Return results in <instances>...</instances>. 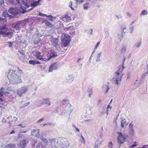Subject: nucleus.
Wrapping results in <instances>:
<instances>
[{
    "label": "nucleus",
    "mask_w": 148,
    "mask_h": 148,
    "mask_svg": "<svg viewBox=\"0 0 148 148\" xmlns=\"http://www.w3.org/2000/svg\"><path fill=\"white\" fill-rule=\"evenodd\" d=\"M17 69V70H10L8 72L7 77L10 83L12 84L17 85L22 82L20 74L23 73V72L19 68Z\"/></svg>",
    "instance_id": "f257e3e1"
},
{
    "label": "nucleus",
    "mask_w": 148,
    "mask_h": 148,
    "mask_svg": "<svg viewBox=\"0 0 148 148\" xmlns=\"http://www.w3.org/2000/svg\"><path fill=\"white\" fill-rule=\"evenodd\" d=\"M61 38V45L65 47L67 46L71 41L70 36L68 34H64L62 35Z\"/></svg>",
    "instance_id": "f03ea898"
},
{
    "label": "nucleus",
    "mask_w": 148,
    "mask_h": 148,
    "mask_svg": "<svg viewBox=\"0 0 148 148\" xmlns=\"http://www.w3.org/2000/svg\"><path fill=\"white\" fill-rule=\"evenodd\" d=\"M28 90V87L26 86H23L17 90L16 94L21 97L23 95L25 94Z\"/></svg>",
    "instance_id": "7ed1b4c3"
},
{
    "label": "nucleus",
    "mask_w": 148,
    "mask_h": 148,
    "mask_svg": "<svg viewBox=\"0 0 148 148\" xmlns=\"http://www.w3.org/2000/svg\"><path fill=\"white\" fill-rule=\"evenodd\" d=\"M118 134H119L117 137L118 143L120 144H123L125 141L127 136L126 134H123L120 132H118Z\"/></svg>",
    "instance_id": "20e7f679"
},
{
    "label": "nucleus",
    "mask_w": 148,
    "mask_h": 148,
    "mask_svg": "<svg viewBox=\"0 0 148 148\" xmlns=\"http://www.w3.org/2000/svg\"><path fill=\"white\" fill-rule=\"evenodd\" d=\"M33 53L34 56L35 57V58L37 60H40L46 61L43 58V53L41 52L36 51L33 52Z\"/></svg>",
    "instance_id": "39448f33"
},
{
    "label": "nucleus",
    "mask_w": 148,
    "mask_h": 148,
    "mask_svg": "<svg viewBox=\"0 0 148 148\" xmlns=\"http://www.w3.org/2000/svg\"><path fill=\"white\" fill-rule=\"evenodd\" d=\"M51 41L52 45L55 47L56 48H59V45L58 44V38H54V37L51 36L50 38Z\"/></svg>",
    "instance_id": "423d86ee"
},
{
    "label": "nucleus",
    "mask_w": 148,
    "mask_h": 148,
    "mask_svg": "<svg viewBox=\"0 0 148 148\" xmlns=\"http://www.w3.org/2000/svg\"><path fill=\"white\" fill-rule=\"evenodd\" d=\"M61 147L62 148H68L69 147L70 143L66 138H64L62 139Z\"/></svg>",
    "instance_id": "0eeeda50"
},
{
    "label": "nucleus",
    "mask_w": 148,
    "mask_h": 148,
    "mask_svg": "<svg viewBox=\"0 0 148 148\" xmlns=\"http://www.w3.org/2000/svg\"><path fill=\"white\" fill-rule=\"evenodd\" d=\"M8 11L10 13L14 16L18 15L20 12L19 10L12 8H9Z\"/></svg>",
    "instance_id": "6e6552de"
},
{
    "label": "nucleus",
    "mask_w": 148,
    "mask_h": 148,
    "mask_svg": "<svg viewBox=\"0 0 148 148\" xmlns=\"http://www.w3.org/2000/svg\"><path fill=\"white\" fill-rule=\"evenodd\" d=\"M58 66V63H54L52 64L49 67L48 72H51L54 70H57Z\"/></svg>",
    "instance_id": "1a4fd4ad"
},
{
    "label": "nucleus",
    "mask_w": 148,
    "mask_h": 148,
    "mask_svg": "<svg viewBox=\"0 0 148 148\" xmlns=\"http://www.w3.org/2000/svg\"><path fill=\"white\" fill-rule=\"evenodd\" d=\"M39 101H42V102L40 103V105L39 106L45 104H47L49 106L51 105V101H50L49 99L42 98V99H40L39 100Z\"/></svg>",
    "instance_id": "9d476101"
},
{
    "label": "nucleus",
    "mask_w": 148,
    "mask_h": 148,
    "mask_svg": "<svg viewBox=\"0 0 148 148\" xmlns=\"http://www.w3.org/2000/svg\"><path fill=\"white\" fill-rule=\"evenodd\" d=\"M60 18L64 22H69L71 20L70 17L67 14L61 16Z\"/></svg>",
    "instance_id": "9b49d317"
},
{
    "label": "nucleus",
    "mask_w": 148,
    "mask_h": 148,
    "mask_svg": "<svg viewBox=\"0 0 148 148\" xmlns=\"http://www.w3.org/2000/svg\"><path fill=\"white\" fill-rule=\"evenodd\" d=\"M133 126L134 125L132 123H130L129 125V132L131 136H133L134 134V130L133 127Z\"/></svg>",
    "instance_id": "f8f14e48"
},
{
    "label": "nucleus",
    "mask_w": 148,
    "mask_h": 148,
    "mask_svg": "<svg viewBox=\"0 0 148 148\" xmlns=\"http://www.w3.org/2000/svg\"><path fill=\"white\" fill-rule=\"evenodd\" d=\"M41 5L40 3H39V1H35L31 2L30 3V5L31 7L34 8L38 5Z\"/></svg>",
    "instance_id": "ddd939ff"
},
{
    "label": "nucleus",
    "mask_w": 148,
    "mask_h": 148,
    "mask_svg": "<svg viewBox=\"0 0 148 148\" xmlns=\"http://www.w3.org/2000/svg\"><path fill=\"white\" fill-rule=\"evenodd\" d=\"M124 68V66H123V68H120L115 73V74L116 76V77H119L122 74V72Z\"/></svg>",
    "instance_id": "4468645a"
},
{
    "label": "nucleus",
    "mask_w": 148,
    "mask_h": 148,
    "mask_svg": "<svg viewBox=\"0 0 148 148\" xmlns=\"http://www.w3.org/2000/svg\"><path fill=\"white\" fill-rule=\"evenodd\" d=\"M57 56V53H56L54 50H51L50 57L48 58L47 61L50 60L52 57H55Z\"/></svg>",
    "instance_id": "2eb2a0df"
},
{
    "label": "nucleus",
    "mask_w": 148,
    "mask_h": 148,
    "mask_svg": "<svg viewBox=\"0 0 148 148\" xmlns=\"http://www.w3.org/2000/svg\"><path fill=\"white\" fill-rule=\"evenodd\" d=\"M27 141L25 140H23L21 141L19 145V147L21 148H24L25 147L26 144L27 143Z\"/></svg>",
    "instance_id": "dca6fc26"
},
{
    "label": "nucleus",
    "mask_w": 148,
    "mask_h": 148,
    "mask_svg": "<svg viewBox=\"0 0 148 148\" xmlns=\"http://www.w3.org/2000/svg\"><path fill=\"white\" fill-rule=\"evenodd\" d=\"M29 62L30 64H32L33 65L40 64V62L39 61L34 60H30L29 61Z\"/></svg>",
    "instance_id": "f3484780"
},
{
    "label": "nucleus",
    "mask_w": 148,
    "mask_h": 148,
    "mask_svg": "<svg viewBox=\"0 0 148 148\" xmlns=\"http://www.w3.org/2000/svg\"><path fill=\"white\" fill-rule=\"evenodd\" d=\"M123 74H121L119 77H116L115 82L117 85L119 84V82L121 81V78Z\"/></svg>",
    "instance_id": "a211bd4d"
},
{
    "label": "nucleus",
    "mask_w": 148,
    "mask_h": 148,
    "mask_svg": "<svg viewBox=\"0 0 148 148\" xmlns=\"http://www.w3.org/2000/svg\"><path fill=\"white\" fill-rule=\"evenodd\" d=\"M90 4L88 2L84 4L83 5L84 9L85 10H87L90 7Z\"/></svg>",
    "instance_id": "6ab92c4d"
},
{
    "label": "nucleus",
    "mask_w": 148,
    "mask_h": 148,
    "mask_svg": "<svg viewBox=\"0 0 148 148\" xmlns=\"http://www.w3.org/2000/svg\"><path fill=\"white\" fill-rule=\"evenodd\" d=\"M102 88L105 90V93H107L109 89V88L108 86L106 85L105 84L103 85L102 86Z\"/></svg>",
    "instance_id": "aec40b11"
},
{
    "label": "nucleus",
    "mask_w": 148,
    "mask_h": 148,
    "mask_svg": "<svg viewBox=\"0 0 148 148\" xmlns=\"http://www.w3.org/2000/svg\"><path fill=\"white\" fill-rule=\"evenodd\" d=\"M124 124H127L126 123L125 119L122 118L121 119V125L122 128L124 127Z\"/></svg>",
    "instance_id": "412c9836"
},
{
    "label": "nucleus",
    "mask_w": 148,
    "mask_h": 148,
    "mask_svg": "<svg viewBox=\"0 0 148 148\" xmlns=\"http://www.w3.org/2000/svg\"><path fill=\"white\" fill-rule=\"evenodd\" d=\"M42 23H45V25L47 26L48 27H52V24L47 21H43Z\"/></svg>",
    "instance_id": "4be33fe9"
},
{
    "label": "nucleus",
    "mask_w": 148,
    "mask_h": 148,
    "mask_svg": "<svg viewBox=\"0 0 148 148\" xmlns=\"http://www.w3.org/2000/svg\"><path fill=\"white\" fill-rule=\"evenodd\" d=\"M73 80L74 78L72 75H69L67 79V81L68 82L71 83L73 81Z\"/></svg>",
    "instance_id": "5701e85b"
},
{
    "label": "nucleus",
    "mask_w": 148,
    "mask_h": 148,
    "mask_svg": "<svg viewBox=\"0 0 148 148\" xmlns=\"http://www.w3.org/2000/svg\"><path fill=\"white\" fill-rule=\"evenodd\" d=\"M15 145L9 144L3 147V148H15Z\"/></svg>",
    "instance_id": "b1692460"
},
{
    "label": "nucleus",
    "mask_w": 148,
    "mask_h": 148,
    "mask_svg": "<svg viewBox=\"0 0 148 148\" xmlns=\"http://www.w3.org/2000/svg\"><path fill=\"white\" fill-rule=\"evenodd\" d=\"M88 92V96L90 98L91 95L92 94V89L91 88H89V89L87 90Z\"/></svg>",
    "instance_id": "393cba45"
},
{
    "label": "nucleus",
    "mask_w": 148,
    "mask_h": 148,
    "mask_svg": "<svg viewBox=\"0 0 148 148\" xmlns=\"http://www.w3.org/2000/svg\"><path fill=\"white\" fill-rule=\"evenodd\" d=\"M141 44V42L140 41L138 42H136L135 44L134 47L135 48H138L140 46Z\"/></svg>",
    "instance_id": "a878e982"
},
{
    "label": "nucleus",
    "mask_w": 148,
    "mask_h": 148,
    "mask_svg": "<svg viewBox=\"0 0 148 148\" xmlns=\"http://www.w3.org/2000/svg\"><path fill=\"white\" fill-rule=\"evenodd\" d=\"M4 88L2 87L0 89V97H2L3 95H4Z\"/></svg>",
    "instance_id": "bb28decb"
},
{
    "label": "nucleus",
    "mask_w": 148,
    "mask_h": 148,
    "mask_svg": "<svg viewBox=\"0 0 148 148\" xmlns=\"http://www.w3.org/2000/svg\"><path fill=\"white\" fill-rule=\"evenodd\" d=\"M148 14V12L147 11L145 10H143L141 12L140 15L143 16H145L147 15Z\"/></svg>",
    "instance_id": "cd10ccee"
},
{
    "label": "nucleus",
    "mask_w": 148,
    "mask_h": 148,
    "mask_svg": "<svg viewBox=\"0 0 148 148\" xmlns=\"http://www.w3.org/2000/svg\"><path fill=\"white\" fill-rule=\"evenodd\" d=\"M18 53H20V55L23 56H25V51L23 50H20L18 51Z\"/></svg>",
    "instance_id": "c85d7f7f"
},
{
    "label": "nucleus",
    "mask_w": 148,
    "mask_h": 148,
    "mask_svg": "<svg viewBox=\"0 0 148 148\" xmlns=\"http://www.w3.org/2000/svg\"><path fill=\"white\" fill-rule=\"evenodd\" d=\"M21 8L22 10V13L23 14H24L25 13L27 12V10H26V8L23 6H21Z\"/></svg>",
    "instance_id": "c756f323"
},
{
    "label": "nucleus",
    "mask_w": 148,
    "mask_h": 148,
    "mask_svg": "<svg viewBox=\"0 0 148 148\" xmlns=\"http://www.w3.org/2000/svg\"><path fill=\"white\" fill-rule=\"evenodd\" d=\"M2 14L3 16L5 18L8 17L9 15L7 11L3 12Z\"/></svg>",
    "instance_id": "7c9ffc66"
},
{
    "label": "nucleus",
    "mask_w": 148,
    "mask_h": 148,
    "mask_svg": "<svg viewBox=\"0 0 148 148\" xmlns=\"http://www.w3.org/2000/svg\"><path fill=\"white\" fill-rule=\"evenodd\" d=\"M101 53L100 52L97 55V59L96 60V61L97 62H98L100 61V57L101 56Z\"/></svg>",
    "instance_id": "2f4dec72"
},
{
    "label": "nucleus",
    "mask_w": 148,
    "mask_h": 148,
    "mask_svg": "<svg viewBox=\"0 0 148 148\" xmlns=\"http://www.w3.org/2000/svg\"><path fill=\"white\" fill-rule=\"evenodd\" d=\"M30 102H27V103H25L23 105H22L21 106V108H24L25 107H26L27 106L29 103Z\"/></svg>",
    "instance_id": "473e14b6"
},
{
    "label": "nucleus",
    "mask_w": 148,
    "mask_h": 148,
    "mask_svg": "<svg viewBox=\"0 0 148 148\" xmlns=\"http://www.w3.org/2000/svg\"><path fill=\"white\" fill-rule=\"evenodd\" d=\"M117 37L118 38L120 41H121L122 40V39L123 37L120 34V33H119L118 34Z\"/></svg>",
    "instance_id": "72a5a7b5"
},
{
    "label": "nucleus",
    "mask_w": 148,
    "mask_h": 148,
    "mask_svg": "<svg viewBox=\"0 0 148 148\" xmlns=\"http://www.w3.org/2000/svg\"><path fill=\"white\" fill-rule=\"evenodd\" d=\"M134 28V27L133 26L130 25L129 29L130 31V33L131 34H132L133 32Z\"/></svg>",
    "instance_id": "f704fd0d"
},
{
    "label": "nucleus",
    "mask_w": 148,
    "mask_h": 148,
    "mask_svg": "<svg viewBox=\"0 0 148 148\" xmlns=\"http://www.w3.org/2000/svg\"><path fill=\"white\" fill-rule=\"evenodd\" d=\"M19 27L20 25L18 23L16 24L14 27V28H15L17 30H19Z\"/></svg>",
    "instance_id": "c9c22d12"
},
{
    "label": "nucleus",
    "mask_w": 148,
    "mask_h": 148,
    "mask_svg": "<svg viewBox=\"0 0 148 148\" xmlns=\"http://www.w3.org/2000/svg\"><path fill=\"white\" fill-rule=\"evenodd\" d=\"M16 54L18 56V58L21 60H23V59L24 58V57L25 56H23L22 55H20V54L18 53H16Z\"/></svg>",
    "instance_id": "e433bc0d"
},
{
    "label": "nucleus",
    "mask_w": 148,
    "mask_h": 148,
    "mask_svg": "<svg viewBox=\"0 0 148 148\" xmlns=\"http://www.w3.org/2000/svg\"><path fill=\"white\" fill-rule=\"evenodd\" d=\"M105 34H106L105 38H108L109 36V33L108 31L106 30L105 31Z\"/></svg>",
    "instance_id": "4c0bfd02"
},
{
    "label": "nucleus",
    "mask_w": 148,
    "mask_h": 148,
    "mask_svg": "<svg viewBox=\"0 0 148 148\" xmlns=\"http://www.w3.org/2000/svg\"><path fill=\"white\" fill-rule=\"evenodd\" d=\"M138 143H137L136 141H135L134 144L131 146V148H133L138 145Z\"/></svg>",
    "instance_id": "58836bf2"
},
{
    "label": "nucleus",
    "mask_w": 148,
    "mask_h": 148,
    "mask_svg": "<svg viewBox=\"0 0 148 148\" xmlns=\"http://www.w3.org/2000/svg\"><path fill=\"white\" fill-rule=\"evenodd\" d=\"M148 71H147V72L145 73H143L141 76L142 79H144L145 76L147 75L148 74Z\"/></svg>",
    "instance_id": "ea45409f"
},
{
    "label": "nucleus",
    "mask_w": 148,
    "mask_h": 148,
    "mask_svg": "<svg viewBox=\"0 0 148 148\" xmlns=\"http://www.w3.org/2000/svg\"><path fill=\"white\" fill-rule=\"evenodd\" d=\"M39 131H40L39 129H38L36 131V132H37V134H35V136L36 137H37L38 138H39L40 136V134L39 132Z\"/></svg>",
    "instance_id": "a19ab883"
},
{
    "label": "nucleus",
    "mask_w": 148,
    "mask_h": 148,
    "mask_svg": "<svg viewBox=\"0 0 148 148\" xmlns=\"http://www.w3.org/2000/svg\"><path fill=\"white\" fill-rule=\"evenodd\" d=\"M38 15L39 16H47V14H43L42 13H41L40 12H39Z\"/></svg>",
    "instance_id": "79ce46f5"
},
{
    "label": "nucleus",
    "mask_w": 148,
    "mask_h": 148,
    "mask_svg": "<svg viewBox=\"0 0 148 148\" xmlns=\"http://www.w3.org/2000/svg\"><path fill=\"white\" fill-rule=\"evenodd\" d=\"M49 140L50 141L51 143H54L56 141V139L50 138L49 139Z\"/></svg>",
    "instance_id": "37998d69"
},
{
    "label": "nucleus",
    "mask_w": 148,
    "mask_h": 148,
    "mask_svg": "<svg viewBox=\"0 0 148 148\" xmlns=\"http://www.w3.org/2000/svg\"><path fill=\"white\" fill-rule=\"evenodd\" d=\"M125 32L124 31V30L122 31V32L121 33H120V34L123 37L125 36Z\"/></svg>",
    "instance_id": "c03bdc74"
},
{
    "label": "nucleus",
    "mask_w": 148,
    "mask_h": 148,
    "mask_svg": "<svg viewBox=\"0 0 148 148\" xmlns=\"http://www.w3.org/2000/svg\"><path fill=\"white\" fill-rule=\"evenodd\" d=\"M41 140L42 141L45 142V143H47L48 142V141L45 138H41Z\"/></svg>",
    "instance_id": "a18cd8bd"
},
{
    "label": "nucleus",
    "mask_w": 148,
    "mask_h": 148,
    "mask_svg": "<svg viewBox=\"0 0 148 148\" xmlns=\"http://www.w3.org/2000/svg\"><path fill=\"white\" fill-rule=\"evenodd\" d=\"M116 16L118 19H121L123 17L122 16L121 14H119V16L116 15Z\"/></svg>",
    "instance_id": "49530a36"
},
{
    "label": "nucleus",
    "mask_w": 148,
    "mask_h": 148,
    "mask_svg": "<svg viewBox=\"0 0 148 148\" xmlns=\"http://www.w3.org/2000/svg\"><path fill=\"white\" fill-rule=\"evenodd\" d=\"M126 48L125 47H123L121 49V52H125L126 51Z\"/></svg>",
    "instance_id": "de8ad7c7"
},
{
    "label": "nucleus",
    "mask_w": 148,
    "mask_h": 148,
    "mask_svg": "<svg viewBox=\"0 0 148 148\" xmlns=\"http://www.w3.org/2000/svg\"><path fill=\"white\" fill-rule=\"evenodd\" d=\"M131 76V73H127V79H128L129 78H130Z\"/></svg>",
    "instance_id": "09e8293b"
},
{
    "label": "nucleus",
    "mask_w": 148,
    "mask_h": 148,
    "mask_svg": "<svg viewBox=\"0 0 148 148\" xmlns=\"http://www.w3.org/2000/svg\"><path fill=\"white\" fill-rule=\"evenodd\" d=\"M100 42H98L97 44H96V46H95V50H96L97 48L99 46V44H100Z\"/></svg>",
    "instance_id": "8fccbe9b"
},
{
    "label": "nucleus",
    "mask_w": 148,
    "mask_h": 148,
    "mask_svg": "<svg viewBox=\"0 0 148 148\" xmlns=\"http://www.w3.org/2000/svg\"><path fill=\"white\" fill-rule=\"evenodd\" d=\"M113 145L112 142H109V143L108 146L110 147L111 148H113L112 147V145Z\"/></svg>",
    "instance_id": "3c124183"
},
{
    "label": "nucleus",
    "mask_w": 148,
    "mask_h": 148,
    "mask_svg": "<svg viewBox=\"0 0 148 148\" xmlns=\"http://www.w3.org/2000/svg\"><path fill=\"white\" fill-rule=\"evenodd\" d=\"M8 43L9 44V47H12L13 45V43L10 42H8Z\"/></svg>",
    "instance_id": "603ef678"
},
{
    "label": "nucleus",
    "mask_w": 148,
    "mask_h": 148,
    "mask_svg": "<svg viewBox=\"0 0 148 148\" xmlns=\"http://www.w3.org/2000/svg\"><path fill=\"white\" fill-rule=\"evenodd\" d=\"M56 18L55 17H53L49 18V20L51 21H54Z\"/></svg>",
    "instance_id": "864d4df0"
},
{
    "label": "nucleus",
    "mask_w": 148,
    "mask_h": 148,
    "mask_svg": "<svg viewBox=\"0 0 148 148\" xmlns=\"http://www.w3.org/2000/svg\"><path fill=\"white\" fill-rule=\"evenodd\" d=\"M120 28L121 31L124 30L126 29V27L123 25L121 26Z\"/></svg>",
    "instance_id": "5fc2aeb1"
},
{
    "label": "nucleus",
    "mask_w": 148,
    "mask_h": 148,
    "mask_svg": "<svg viewBox=\"0 0 148 148\" xmlns=\"http://www.w3.org/2000/svg\"><path fill=\"white\" fill-rule=\"evenodd\" d=\"M4 95H7L9 93V92L8 91H6V89H4Z\"/></svg>",
    "instance_id": "6e6d98bb"
},
{
    "label": "nucleus",
    "mask_w": 148,
    "mask_h": 148,
    "mask_svg": "<svg viewBox=\"0 0 148 148\" xmlns=\"http://www.w3.org/2000/svg\"><path fill=\"white\" fill-rule=\"evenodd\" d=\"M37 130H32V131L31 134L32 135H33V134H34V133H35L36 132Z\"/></svg>",
    "instance_id": "4d7b16f0"
},
{
    "label": "nucleus",
    "mask_w": 148,
    "mask_h": 148,
    "mask_svg": "<svg viewBox=\"0 0 148 148\" xmlns=\"http://www.w3.org/2000/svg\"><path fill=\"white\" fill-rule=\"evenodd\" d=\"M44 118H41L39 119L38 120L37 122L38 123H40V122L44 120Z\"/></svg>",
    "instance_id": "13d9d810"
},
{
    "label": "nucleus",
    "mask_w": 148,
    "mask_h": 148,
    "mask_svg": "<svg viewBox=\"0 0 148 148\" xmlns=\"http://www.w3.org/2000/svg\"><path fill=\"white\" fill-rule=\"evenodd\" d=\"M73 27V26H69V27H67L66 28V29L67 30H69L70 29H71L72 27Z\"/></svg>",
    "instance_id": "bf43d9fd"
},
{
    "label": "nucleus",
    "mask_w": 148,
    "mask_h": 148,
    "mask_svg": "<svg viewBox=\"0 0 148 148\" xmlns=\"http://www.w3.org/2000/svg\"><path fill=\"white\" fill-rule=\"evenodd\" d=\"M47 125H49L53 126L55 125V124H54L53 123H47Z\"/></svg>",
    "instance_id": "052dcab7"
},
{
    "label": "nucleus",
    "mask_w": 148,
    "mask_h": 148,
    "mask_svg": "<svg viewBox=\"0 0 148 148\" xmlns=\"http://www.w3.org/2000/svg\"><path fill=\"white\" fill-rule=\"evenodd\" d=\"M93 29H91L89 30V31L88 32V33H89V34L90 35H92V34Z\"/></svg>",
    "instance_id": "680f3d73"
},
{
    "label": "nucleus",
    "mask_w": 148,
    "mask_h": 148,
    "mask_svg": "<svg viewBox=\"0 0 148 148\" xmlns=\"http://www.w3.org/2000/svg\"><path fill=\"white\" fill-rule=\"evenodd\" d=\"M4 0H0V5H1L3 4H4Z\"/></svg>",
    "instance_id": "e2e57ef3"
},
{
    "label": "nucleus",
    "mask_w": 148,
    "mask_h": 148,
    "mask_svg": "<svg viewBox=\"0 0 148 148\" xmlns=\"http://www.w3.org/2000/svg\"><path fill=\"white\" fill-rule=\"evenodd\" d=\"M40 40H39V39L38 40L35 41L34 42V43L35 44H37L38 43L40 42Z\"/></svg>",
    "instance_id": "0e129e2a"
},
{
    "label": "nucleus",
    "mask_w": 148,
    "mask_h": 148,
    "mask_svg": "<svg viewBox=\"0 0 148 148\" xmlns=\"http://www.w3.org/2000/svg\"><path fill=\"white\" fill-rule=\"evenodd\" d=\"M8 1L12 4L14 3V0H8Z\"/></svg>",
    "instance_id": "69168bd1"
},
{
    "label": "nucleus",
    "mask_w": 148,
    "mask_h": 148,
    "mask_svg": "<svg viewBox=\"0 0 148 148\" xmlns=\"http://www.w3.org/2000/svg\"><path fill=\"white\" fill-rule=\"evenodd\" d=\"M72 1H70L69 3V7L70 8V7H72Z\"/></svg>",
    "instance_id": "338daca9"
},
{
    "label": "nucleus",
    "mask_w": 148,
    "mask_h": 148,
    "mask_svg": "<svg viewBox=\"0 0 148 148\" xmlns=\"http://www.w3.org/2000/svg\"><path fill=\"white\" fill-rule=\"evenodd\" d=\"M46 17L49 18L53 17V16L51 14H49L48 15H47V16H46Z\"/></svg>",
    "instance_id": "774afa93"
}]
</instances>
